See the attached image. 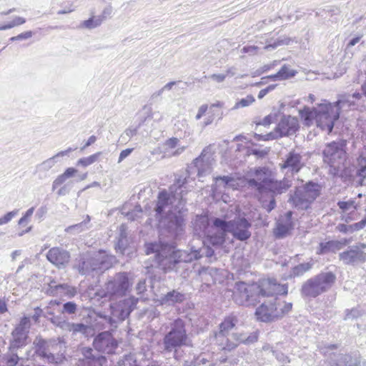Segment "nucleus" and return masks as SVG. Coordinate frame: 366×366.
Returning a JSON list of instances; mask_svg holds the SVG:
<instances>
[{"mask_svg":"<svg viewBox=\"0 0 366 366\" xmlns=\"http://www.w3.org/2000/svg\"><path fill=\"white\" fill-rule=\"evenodd\" d=\"M337 206L343 212H345L350 209H352L354 211L357 208V205L353 199H349L348 201H339L337 202Z\"/></svg>","mask_w":366,"mask_h":366,"instance_id":"obj_50","label":"nucleus"},{"mask_svg":"<svg viewBox=\"0 0 366 366\" xmlns=\"http://www.w3.org/2000/svg\"><path fill=\"white\" fill-rule=\"evenodd\" d=\"M237 316L233 313L226 316L219 325V331L215 335H229V332L238 323Z\"/></svg>","mask_w":366,"mask_h":366,"instance_id":"obj_30","label":"nucleus"},{"mask_svg":"<svg viewBox=\"0 0 366 366\" xmlns=\"http://www.w3.org/2000/svg\"><path fill=\"white\" fill-rule=\"evenodd\" d=\"M74 149L69 147V149L61 151L56 154L50 157L43 162L37 164L35 169V174L38 176L39 179H44L48 177V172L58 162L59 157H63L67 155L70 152L73 151Z\"/></svg>","mask_w":366,"mask_h":366,"instance_id":"obj_21","label":"nucleus"},{"mask_svg":"<svg viewBox=\"0 0 366 366\" xmlns=\"http://www.w3.org/2000/svg\"><path fill=\"white\" fill-rule=\"evenodd\" d=\"M315 262L312 259L309 262L299 264L291 269L290 277H296L304 275L306 272L310 271L313 267Z\"/></svg>","mask_w":366,"mask_h":366,"instance_id":"obj_35","label":"nucleus"},{"mask_svg":"<svg viewBox=\"0 0 366 366\" xmlns=\"http://www.w3.org/2000/svg\"><path fill=\"white\" fill-rule=\"evenodd\" d=\"M362 314L363 310L360 309L359 307L352 308L350 310H347L345 320H355L362 316Z\"/></svg>","mask_w":366,"mask_h":366,"instance_id":"obj_54","label":"nucleus"},{"mask_svg":"<svg viewBox=\"0 0 366 366\" xmlns=\"http://www.w3.org/2000/svg\"><path fill=\"white\" fill-rule=\"evenodd\" d=\"M34 355L48 363L56 362V358L52 351L61 352L66 347V342L62 337L44 339L41 335L36 336L32 343Z\"/></svg>","mask_w":366,"mask_h":366,"instance_id":"obj_10","label":"nucleus"},{"mask_svg":"<svg viewBox=\"0 0 366 366\" xmlns=\"http://www.w3.org/2000/svg\"><path fill=\"white\" fill-rule=\"evenodd\" d=\"M135 290L137 295H142L147 290L146 280H140L136 285Z\"/></svg>","mask_w":366,"mask_h":366,"instance_id":"obj_63","label":"nucleus"},{"mask_svg":"<svg viewBox=\"0 0 366 366\" xmlns=\"http://www.w3.org/2000/svg\"><path fill=\"white\" fill-rule=\"evenodd\" d=\"M128 239L124 232L122 231L119 234V237L115 244V249L117 253L124 254L127 250Z\"/></svg>","mask_w":366,"mask_h":366,"instance_id":"obj_45","label":"nucleus"},{"mask_svg":"<svg viewBox=\"0 0 366 366\" xmlns=\"http://www.w3.org/2000/svg\"><path fill=\"white\" fill-rule=\"evenodd\" d=\"M297 73V71L294 69H290L289 66L285 64L281 67V69L279 70L277 73H276L275 74L264 76L262 78V80H264L265 79H269L272 81L286 80L295 76Z\"/></svg>","mask_w":366,"mask_h":366,"instance_id":"obj_31","label":"nucleus"},{"mask_svg":"<svg viewBox=\"0 0 366 366\" xmlns=\"http://www.w3.org/2000/svg\"><path fill=\"white\" fill-rule=\"evenodd\" d=\"M116 261L115 256L99 249L79 254L74 260L72 268L80 275L94 277L112 267Z\"/></svg>","mask_w":366,"mask_h":366,"instance_id":"obj_3","label":"nucleus"},{"mask_svg":"<svg viewBox=\"0 0 366 366\" xmlns=\"http://www.w3.org/2000/svg\"><path fill=\"white\" fill-rule=\"evenodd\" d=\"M231 337L237 343V346L240 344L244 345L246 332H232Z\"/></svg>","mask_w":366,"mask_h":366,"instance_id":"obj_60","label":"nucleus"},{"mask_svg":"<svg viewBox=\"0 0 366 366\" xmlns=\"http://www.w3.org/2000/svg\"><path fill=\"white\" fill-rule=\"evenodd\" d=\"M96 24L95 19L92 16L89 19L83 21L80 24V27L93 29L99 26L98 25H96Z\"/></svg>","mask_w":366,"mask_h":366,"instance_id":"obj_59","label":"nucleus"},{"mask_svg":"<svg viewBox=\"0 0 366 366\" xmlns=\"http://www.w3.org/2000/svg\"><path fill=\"white\" fill-rule=\"evenodd\" d=\"M340 259L345 264L356 266L366 262V245L357 243L349 246L339 254Z\"/></svg>","mask_w":366,"mask_h":366,"instance_id":"obj_15","label":"nucleus"},{"mask_svg":"<svg viewBox=\"0 0 366 366\" xmlns=\"http://www.w3.org/2000/svg\"><path fill=\"white\" fill-rule=\"evenodd\" d=\"M305 164L302 162V157L295 151L290 152L284 161L282 168L290 169L292 173H298L300 169L304 167Z\"/></svg>","mask_w":366,"mask_h":366,"instance_id":"obj_26","label":"nucleus"},{"mask_svg":"<svg viewBox=\"0 0 366 366\" xmlns=\"http://www.w3.org/2000/svg\"><path fill=\"white\" fill-rule=\"evenodd\" d=\"M18 213L19 209H14L7 212L3 217H0V226L9 223L14 217L18 214Z\"/></svg>","mask_w":366,"mask_h":366,"instance_id":"obj_57","label":"nucleus"},{"mask_svg":"<svg viewBox=\"0 0 366 366\" xmlns=\"http://www.w3.org/2000/svg\"><path fill=\"white\" fill-rule=\"evenodd\" d=\"M93 346L97 352L113 354L118 347V342L110 331L99 333L94 339Z\"/></svg>","mask_w":366,"mask_h":366,"instance_id":"obj_16","label":"nucleus"},{"mask_svg":"<svg viewBox=\"0 0 366 366\" xmlns=\"http://www.w3.org/2000/svg\"><path fill=\"white\" fill-rule=\"evenodd\" d=\"M31 327L30 318L24 316L12 330L11 338L9 340V350H17L24 347L28 344L29 330Z\"/></svg>","mask_w":366,"mask_h":366,"instance_id":"obj_13","label":"nucleus"},{"mask_svg":"<svg viewBox=\"0 0 366 366\" xmlns=\"http://www.w3.org/2000/svg\"><path fill=\"white\" fill-rule=\"evenodd\" d=\"M337 348V344L319 347L320 354L325 357L321 366H360V361L357 357L337 353L335 352Z\"/></svg>","mask_w":366,"mask_h":366,"instance_id":"obj_12","label":"nucleus"},{"mask_svg":"<svg viewBox=\"0 0 366 366\" xmlns=\"http://www.w3.org/2000/svg\"><path fill=\"white\" fill-rule=\"evenodd\" d=\"M20 360V357L16 353V350H9V352L4 355L0 358L1 366H16Z\"/></svg>","mask_w":366,"mask_h":366,"instance_id":"obj_39","label":"nucleus"},{"mask_svg":"<svg viewBox=\"0 0 366 366\" xmlns=\"http://www.w3.org/2000/svg\"><path fill=\"white\" fill-rule=\"evenodd\" d=\"M212 155L203 149L201 154L193 161L191 169H196L199 177H204L212 172Z\"/></svg>","mask_w":366,"mask_h":366,"instance_id":"obj_22","label":"nucleus"},{"mask_svg":"<svg viewBox=\"0 0 366 366\" xmlns=\"http://www.w3.org/2000/svg\"><path fill=\"white\" fill-rule=\"evenodd\" d=\"M179 203V198L175 194H169L166 190L159 192L157 197V202L154 208L156 212V218L159 219L164 215L166 209L171 204L172 207L174 206V204L176 201Z\"/></svg>","mask_w":366,"mask_h":366,"instance_id":"obj_23","label":"nucleus"},{"mask_svg":"<svg viewBox=\"0 0 366 366\" xmlns=\"http://www.w3.org/2000/svg\"><path fill=\"white\" fill-rule=\"evenodd\" d=\"M186 199L179 200V203L172 206L164 215L158 219L159 225L173 236L181 234L185 226L184 213Z\"/></svg>","mask_w":366,"mask_h":366,"instance_id":"obj_9","label":"nucleus"},{"mask_svg":"<svg viewBox=\"0 0 366 366\" xmlns=\"http://www.w3.org/2000/svg\"><path fill=\"white\" fill-rule=\"evenodd\" d=\"M318 107L317 108H310L305 107L302 109L300 110V116L306 126H310L313 122L316 121Z\"/></svg>","mask_w":366,"mask_h":366,"instance_id":"obj_33","label":"nucleus"},{"mask_svg":"<svg viewBox=\"0 0 366 366\" xmlns=\"http://www.w3.org/2000/svg\"><path fill=\"white\" fill-rule=\"evenodd\" d=\"M259 338V331L256 330L252 332H246V337L244 339V345H249L257 342Z\"/></svg>","mask_w":366,"mask_h":366,"instance_id":"obj_56","label":"nucleus"},{"mask_svg":"<svg viewBox=\"0 0 366 366\" xmlns=\"http://www.w3.org/2000/svg\"><path fill=\"white\" fill-rule=\"evenodd\" d=\"M191 345L192 340L187 329L186 321L178 317L170 322L160 343L162 352L172 353L173 358L179 361L184 355L182 347Z\"/></svg>","mask_w":366,"mask_h":366,"instance_id":"obj_2","label":"nucleus"},{"mask_svg":"<svg viewBox=\"0 0 366 366\" xmlns=\"http://www.w3.org/2000/svg\"><path fill=\"white\" fill-rule=\"evenodd\" d=\"M255 101L252 95H247L245 98H242L236 102L233 109L243 108L249 106Z\"/></svg>","mask_w":366,"mask_h":366,"instance_id":"obj_52","label":"nucleus"},{"mask_svg":"<svg viewBox=\"0 0 366 366\" xmlns=\"http://www.w3.org/2000/svg\"><path fill=\"white\" fill-rule=\"evenodd\" d=\"M94 325L99 330L107 329L113 332L117 328L118 321L114 317L99 313L94 320Z\"/></svg>","mask_w":366,"mask_h":366,"instance_id":"obj_28","label":"nucleus"},{"mask_svg":"<svg viewBox=\"0 0 366 366\" xmlns=\"http://www.w3.org/2000/svg\"><path fill=\"white\" fill-rule=\"evenodd\" d=\"M270 304L272 308V314H274V321L282 317V310H280L282 309L281 301L274 299V301H270Z\"/></svg>","mask_w":366,"mask_h":366,"instance_id":"obj_51","label":"nucleus"},{"mask_svg":"<svg viewBox=\"0 0 366 366\" xmlns=\"http://www.w3.org/2000/svg\"><path fill=\"white\" fill-rule=\"evenodd\" d=\"M234 289L239 294L243 300L242 303L249 305L251 301L256 300L259 296L269 297L273 295V292H267L265 289L260 287L257 284L247 285L244 282H237L235 283Z\"/></svg>","mask_w":366,"mask_h":366,"instance_id":"obj_14","label":"nucleus"},{"mask_svg":"<svg viewBox=\"0 0 366 366\" xmlns=\"http://www.w3.org/2000/svg\"><path fill=\"white\" fill-rule=\"evenodd\" d=\"M270 352L272 353L273 356L280 362L283 363L290 362V360L287 356H286L283 352L280 350H274L271 348Z\"/></svg>","mask_w":366,"mask_h":366,"instance_id":"obj_58","label":"nucleus"},{"mask_svg":"<svg viewBox=\"0 0 366 366\" xmlns=\"http://www.w3.org/2000/svg\"><path fill=\"white\" fill-rule=\"evenodd\" d=\"M59 296H65L71 299L77 294V290L67 283L59 284Z\"/></svg>","mask_w":366,"mask_h":366,"instance_id":"obj_44","label":"nucleus"},{"mask_svg":"<svg viewBox=\"0 0 366 366\" xmlns=\"http://www.w3.org/2000/svg\"><path fill=\"white\" fill-rule=\"evenodd\" d=\"M46 259L58 269H65L70 262L71 255L67 250L54 247L51 248L46 253Z\"/></svg>","mask_w":366,"mask_h":366,"instance_id":"obj_19","label":"nucleus"},{"mask_svg":"<svg viewBox=\"0 0 366 366\" xmlns=\"http://www.w3.org/2000/svg\"><path fill=\"white\" fill-rule=\"evenodd\" d=\"M187 184V177L183 176H179L175 179L174 183L169 187V193L175 194L177 197H179V200L183 198V190L182 188Z\"/></svg>","mask_w":366,"mask_h":366,"instance_id":"obj_38","label":"nucleus"},{"mask_svg":"<svg viewBox=\"0 0 366 366\" xmlns=\"http://www.w3.org/2000/svg\"><path fill=\"white\" fill-rule=\"evenodd\" d=\"M143 110L146 112L147 116L144 117L141 121L139 122L138 126L135 128H129L125 131V134L131 138L135 136L137 133V129L139 128L142 124H143L147 120L152 119V112L151 107L145 105L143 108Z\"/></svg>","mask_w":366,"mask_h":366,"instance_id":"obj_41","label":"nucleus"},{"mask_svg":"<svg viewBox=\"0 0 366 366\" xmlns=\"http://www.w3.org/2000/svg\"><path fill=\"white\" fill-rule=\"evenodd\" d=\"M346 146V140L338 139L327 143L322 150L323 161L330 167V172L334 176H339L340 172L345 167Z\"/></svg>","mask_w":366,"mask_h":366,"instance_id":"obj_6","label":"nucleus"},{"mask_svg":"<svg viewBox=\"0 0 366 366\" xmlns=\"http://www.w3.org/2000/svg\"><path fill=\"white\" fill-rule=\"evenodd\" d=\"M299 127V122L296 117L283 115L273 133L277 136V139L288 137L294 134Z\"/></svg>","mask_w":366,"mask_h":366,"instance_id":"obj_18","label":"nucleus"},{"mask_svg":"<svg viewBox=\"0 0 366 366\" xmlns=\"http://www.w3.org/2000/svg\"><path fill=\"white\" fill-rule=\"evenodd\" d=\"M363 137L366 139V130L363 133ZM357 174L362 177H366V152L358 159V168L357 169Z\"/></svg>","mask_w":366,"mask_h":366,"instance_id":"obj_49","label":"nucleus"},{"mask_svg":"<svg viewBox=\"0 0 366 366\" xmlns=\"http://www.w3.org/2000/svg\"><path fill=\"white\" fill-rule=\"evenodd\" d=\"M78 311V305L72 301H69L62 305L60 310L61 314L64 315H74Z\"/></svg>","mask_w":366,"mask_h":366,"instance_id":"obj_46","label":"nucleus"},{"mask_svg":"<svg viewBox=\"0 0 366 366\" xmlns=\"http://www.w3.org/2000/svg\"><path fill=\"white\" fill-rule=\"evenodd\" d=\"M272 310L270 302H263L256 309L254 315L257 320L269 322L274 321V314H272Z\"/></svg>","mask_w":366,"mask_h":366,"instance_id":"obj_29","label":"nucleus"},{"mask_svg":"<svg viewBox=\"0 0 366 366\" xmlns=\"http://www.w3.org/2000/svg\"><path fill=\"white\" fill-rule=\"evenodd\" d=\"M321 186L309 181L302 187H296L293 194H290L288 202L298 209L307 210L311 204L320 195Z\"/></svg>","mask_w":366,"mask_h":366,"instance_id":"obj_11","label":"nucleus"},{"mask_svg":"<svg viewBox=\"0 0 366 366\" xmlns=\"http://www.w3.org/2000/svg\"><path fill=\"white\" fill-rule=\"evenodd\" d=\"M90 220V217L86 215V219L78 224H73L66 227L65 231L71 234H77L89 229L88 224H89Z\"/></svg>","mask_w":366,"mask_h":366,"instance_id":"obj_40","label":"nucleus"},{"mask_svg":"<svg viewBox=\"0 0 366 366\" xmlns=\"http://www.w3.org/2000/svg\"><path fill=\"white\" fill-rule=\"evenodd\" d=\"M349 100L342 97L335 103L331 104L324 100V103L318 104L316 123L317 127L327 134L332 132L335 122L339 119L342 108H350Z\"/></svg>","mask_w":366,"mask_h":366,"instance_id":"obj_4","label":"nucleus"},{"mask_svg":"<svg viewBox=\"0 0 366 366\" xmlns=\"http://www.w3.org/2000/svg\"><path fill=\"white\" fill-rule=\"evenodd\" d=\"M212 224L219 232L218 236L212 237V242L214 244H222L225 242L226 234L229 233L231 220L227 221L224 219L215 217L212 219Z\"/></svg>","mask_w":366,"mask_h":366,"instance_id":"obj_24","label":"nucleus"},{"mask_svg":"<svg viewBox=\"0 0 366 366\" xmlns=\"http://www.w3.org/2000/svg\"><path fill=\"white\" fill-rule=\"evenodd\" d=\"M46 294L53 297L59 296V285H52V282H49L46 289Z\"/></svg>","mask_w":366,"mask_h":366,"instance_id":"obj_62","label":"nucleus"},{"mask_svg":"<svg viewBox=\"0 0 366 366\" xmlns=\"http://www.w3.org/2000/svg\"><path fill=\"white\" fill-rule=\"evenodd\" d=\"M139 302V299L131 296L129 298L125 299L121 307L119 310H116L113 312V315H117L118 318L123 321L127 318L131 312L136 308V306Z\"/></svg>","mask_w":366,"mask_h":366,"instance_id":"obj_27","label":"nucleus"},{"mask_svg":"<svg viewBox=\"0 0 366 366\" xmlns=\"http://www.w3.org/2000/svg\"><path fill=\"white\" fill-rule=\"evenodd\" d=\"M134 282L133 274L128 272H117L109 277L103 288L102 297L117 300L127 295Z\"/></svg>","mask_w":366,"mask_h":366,"instance_id":"obj_7","label":"nucleus"},{"mask_svg":"<svg viewBox=\"0 0 366 366\" xmlns=\"http://www.w3.org/2000/svg\"><path fill=\"white\" fill-rule=\"evenodd\" d=\"M215 342L224 351L230 352L237 347V343L232 338L229 337V335H214Z\"/></svg>","mask_w":366,"mask_h":366,"instance_id":"obj_32","label":"nucleus"},{"mask_svg":"<svg viewBox=\"0 0 366 366\" xmlns=\"http://www.w3.org/2000/svg\"><path fill=\"white\" fill-rule=\"evenodd\" d=\"M146 253L155 254V262L158 268L164 273L178 272L180 269H184L187 263L201 257L197 250L190 252L178 250L174 247L161 242L147 244Z\"/></svg>","mask_w":366,"mask_h":366,"instance_id":"obj_1","label":"nucleus"},{"mask_svg":"<svg viewBox=\"0 0 366 366\" xmlns=\"http://www.w3.org/2000/svg\"><path fill=\"white\" fill-rule=\"evenodd\" d=\"M72 188V182H69L64 184L61 188L58 189L56 194L59 196H65L68 194Z\"/></svg>","mask_w":366,"mask_h":366,"instance_id":"obj_61","label":"nucleus"},{"mask_svg":"<svg viewBox=\"0 0 366 366\" xmlns=\"http://www.w3.org/2000/svg\"><path fill=\"white\" fill-rule=\"evenodd\" d=\"M186 300V294L177 290H172L162 295L158 300L160 305L174 307L183 303Z\"/></svg>","mask_w":366,"mask_h":366,"instance_id":"obj_25","label":"nucleus"},{"mask_svg":"<svg viewBox=\"0 0 366 366\" xmlns=\"http://www.w3.org/2000/svg\"><path fill=\"white\" fill-rule=\"evenodd\" d=\"M290 41V39L284 38V39H278L276 41H274L272 44H269L266 46L267 49L272 48L274 49L280 45H287Z\"/></svg>","mask_w":366,"mask_h":366,"instance_id":"obj_64","label":"nucleus"},{"mask_svg":"<svg viewBox=\"0 0 366 366\" xmlns=\"http://www.w3.org/2000/svg\"><path fill=\"white\" fill-rule=\"evenodd\" d=\"M336 275L332 272H322L303 282L300 293L302 297L316 298L327 292L334 285Z\"/></svg>","mask_w":366,"mask_h":366,"instance_id":"obj_8","label":"nucleus"},{"mask_svg":"<svg viewBox=\"0 0 366 366\" xmlns=\"http://www.w3.org/2000/svg\"><path fill=\"white\" fill-rule=\"evenodd\" d=\"M337 229L344 234H351L355 231L362 229V227L360 224V222L352 224H339L337 226Z\"/></svg>","mask_w":366,"mask_h":366,"instance_id":"obj_47","label":"nucleus"},{"mask_svg":"<svg viewBox=\"0 0 366 366\" xmlns=\"http://www.w3.org/2000/svg\"><path fill=\"white\" fill-rule=\"evenodd\" d=\"M209 226V220L207 216H197L194 221V228L200 232L206 234Z\"/></svg>","mask_w":366,"mask_h":366,"instance_id":"obj_43","label":"nucleus"},{"mask_svg":"<svg viewBox=\"0 0 366 366\" xmlns=\"http://www.w3.org/2000/svg\"><path fill=\"white\" fill-rule=\"evenodd\" d=\"M65 330L71 332L73 335L81 334L87 336L91 331V327L84 323H74L67 322Z\"/></svg>","mask_w":366,"mask_h":366,"instance_id":"obj_34","label":"nucleus"},{"mask_svg":"<svg viewBox=\"0 0 366 366\" xmlns=\"http://www.w3.org/2000/svg\"><path fill=\"white\" fill-rule=\"evenodd\" d=\"M267 169L265 167L256 168L254 177L247 180L248 186L259 194L268 192L282 194L291 187L290 180L287 179L282 181L274 180L267 175Z\"/></svg>","mask_w":366,"mask_h":366,"instance_id":"obj_5","label":"nucleus"},{"mask_svg":"<svg viewBox=\"0 0 366 366\" xmlns=\"http://www.w3.org/2000/svg\"><path fill=\"white\" fill-rule=\"evenodd\" d=\"M44 317L47 318L54 325L65 330L67 321L63 320L61 317L55 315L49 317L47 315H44Z\"/></svg>","mask_w":366,"mask_h":366,"instance_id":"obj_53","label":"nucleus"},{"mask_svg":"<svg viewBox=\"0 0 366 366\" xmlns=\"http://www.w3.org/2000/svg\"><path fill=\"white\" fill-rule=\"evenodd\" d=\"M77 172V169L74 167H69L61 174L59 175L52 183V191L61 184H64L66 179L73 177Z\"/></svg>","mask_w":366,"mask_h":366,"instance_id":"obj_37","label":"nucleus"},{"mask_svg":"<svg viewBox=\"0 0 366 366\" xmlns=\"http://www.w3.org/2000/svg\"><path fill=\"white\" fill-rule=\"evenodd\" d=\"M251 223L244 217H237L231 220L229 233L239 241H246L251 237Z\"/></svg>","mask_w":366,"mask_h":366,"instance_id":"obj_17","label":"nucleus"},{"mask_svg":"<svg viewBox=\"0 0 366 366\" xmlns=\"http://www.w3.org/2000/svg\"><path fill=\"white\" fill-rule=\"evenodd\" d=\"M214 184L212 185V191L213 192H217L219 187L226 189L227 187H232V182H234V178L232 176H217L213 178Z\"/></svg>","mask_w":366,"mask_h":366,"instance_id":"obj_36","label":"nucleus"},{"mask_svg":"<svg viewBox=\"0 0 366 366\" xmlns=\"http://www.w3.org/2000/svg\"><path fill=\"white\" fill-rule=\"evenodd\" d=\"M293 227L294 224L286 222L284 224L278 223L274 231V234L277 238L282 239L289 234Z\"/></svg>","mask_w":366,"mask_h":366,"instance_id":"obj_42","label":"nucleus"},{"mask_svg":"<svg viewBox=\"0 0 366 366\" xmlns=\"http://www.w3.org/2000/svg\"><path fill=\"white\" fill-rule=\"evenodd\" d=\"M269 152V149L265 148L264 149H254L248 147L247 154V155H254L259 158L264 157Z\"/></svg>","mask_w":366,"mask_h":366,"instance_id":"obj_55","label":"nucleus"},{"mask_svg":"<svg viewBox=\"0 0 366 366\" xmlns=\"http://www.w3.org/2000/svg\"><path fill=\"white\" fill-rule=\"evenodd\" d=\"M101 154H102V152H97V153L92 154L89 157L81 158L77 161L76 164L78 166L86 167L92 164L95 162H97L98 160L99 157L101 156Z\"/></svg>","mask_w":366,"mask_h":366,"instance_id":"obj_48","label":"nucleus"},{"mask_svg":"<svg viewBox=\"0 0 366 366\" xmlns=\"http://www.w3.org/2000/svg\"><path fill=\"white\" fill-rule=\"evenodd\" d=\"M82 355L83 358L79 360L78 366H105L107 363L104 355L91 347L83 348Z\"/></svg>","mask_w":366,"mask_h":366,"instance_id":"obj_20","label":"nucleus"}]
</instances>
